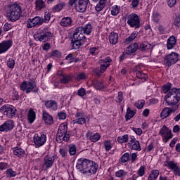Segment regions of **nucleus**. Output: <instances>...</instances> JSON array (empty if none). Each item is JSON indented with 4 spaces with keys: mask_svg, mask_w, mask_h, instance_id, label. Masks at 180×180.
I'll return each instance as SVG.
<instances>
[{
    "mask_svg": "<svg viewBox=\"0 0 180 180\" xmlns=\"http://www.w3.org/2000/svg\"><path fill=\"white\" fill-rule=\"evenodd\" d=\"M76 167L82 174H96V171H98V165L88 159H79Z\"/></svg>",
    "mask_w": 180,
    "mask_h": 180,
    "instance_id": "1",
    "label": "nucleus"
},
{
    "mask_svg": "<svg viewBox=\"0 0 180 180\" xmlns=\"http://www.w3.org/2000/svg\"><path fill=\"white\" fill-rule=\"evenodd\" d=\"M20 15H22V7L18 4L10 5L6 11L7 19L10 22H16L20 19Z\"/></svg>",
    "mask_w": 180,
    "mask_h": 180,
    "instance_id": "2",
    "label": "nucleus"
},
{
    "mask_svg": "<svg viewBox=\"0 0 180 180\" xmlns=\"http://www.w3.org/2000/svg\"><path fill=\"white\" fill-rule=\"evenodd\" d=\"M167 106H174L180 101V89H172L165 96Z\"/></svg>",
    "mask_w": 180,
    "mask_h": 180,
    "instance_id": "3",
    "label": "nucleus"
},
{
    "mask_svg": "<svg viewBox=\"0 0 180 180\" xmlns=\"http://www.w3.org/2000/svg\"><path fill=\"white\" fill-rule=\"evenodd\" d=\"M51 37H53V34L51 32H50L49 27L39 28L34 34V38L39 41H41L42 43L49 41Z\"/></svg>",
    "mask_w": 180,
    "mask_h": 180,
    "instance_id": "4",
    "label": "nucleus"
},
{
    "mask_svg": "<svg viewBox=\"0 0 180 180\" xmlns=\"http://www.w3.org/2000/svg\"><path fill=\"white\" fill-rule=\"evenodd\" d=\"M67 131H68V127L67 124H60L56 135V141H58V143H63V141H68V140H70V136Z\"/></svg>",
    "mask_w": 180,
    "mask_h": 180,
    "instance_id": "5",
    "label": "nucleus"
},
{
    "mask_svg": "<svg viewBox=\"0 0 180 180\" xmlns=\"http://www.w3.org/2000/svg\"><path fill=\"white\" fill-rule=\"evenodd\" d=\"M21 91H25L26 94H30V92H37V85L34 79H31L30 81H24L20 86Z\"/></svg>",
    "mask_w": 180,
    "mask_h": 180,
    "instance_id": "6",
    "label": "nucleus"
},
{
    "mask_svg": "<svg viewBox=\"0 0 180 180\" xmlns=\"http://www.w3.org/2000/svg\"><path fill=\"white\" fill-rule=\"evenodd\" d=\"M110 63H112V59L110 57H107L105 59H102L99 60V64L101 65V68H98L94 70V74L97 75V77H101L106 70L109 65H110Z\"/></svg>",
    "mask_w": 180,
    "mask_h": 180,
    "instance_id": "7",
    "label": "nucleus"
},
{
    "mask_svg": "<svg viewBox=\"0 0 180 180\" xmlns=\"http://www.w3.org/2000/svg\"><path fill=\"white\" fill-rule=\"evenodd\" d=\"M127 25L130 26V27H134L135 29L140 28V18L136 13H131L127 17Z\"/></svg>",
    "mask_w": 180,
    "mask_h": 180,
    "instance_id": "8",
    "label": "nucleus"
},
{
    "mask_svg": "<svg viewBox=\"0 0 180 180\" xmlns=\"http://www.w3.org/2000/svg\"><path fill=\"white\" fill-rule=\"evenodd\" d=\"M34 144L35 145L36 148L44 146L46 141H47V136L44 134H35L33 137Z\"/></svg>",
    "mask_w": 180,
    "mask_h": 180,
    "instance_id": "9",
    "label": "nucleus"
},
{
    "mask_svg": "<svg viewBox=\"0 0 180 180\" xmlns=\"http://www.w3.org/2000/svg\"><path fill=\"white\" fill-rule=\"evenodd\" d=\"M85 40H86L85 33L80 34V35L73 36L72 40V49H79Z\"/></svg>",
    "mask_w": 180,
    "mask_h": 180,
    "instance_id": "10",
    "label": "nucleus"
},
{
    "mask_svg": "<svg viewBox=\"0 0 180 180\" xmlns=\"http://www.w3.org/2000/svg\"><path fill=\"white\" fill-rule=\"evenodd\" d=\"M179 55L175 52H172L170 54L165 57L164 63L167 67H171L178 61Z\"/></svg>",
    "mask_w": 180,
    "mask_h": 180,
    "instance_id": "11",
    "label": "nucleus"
},
{
    "mask_svg": "<svg viewBox=\"0 0 180 180\" xmlns=\"http://www.w3.org/2000/svg\"><path fill=\"white\" fill-rule=\"evenodd\" d=\"M44 22V20L42 18L36 16L32 19H30V21H28L27 25V27L28 29H32V27H34L35 26H41Z\"/></svg>",
    "mask_w": 180,
    "mask_h": 180,
    "instance_id": "12",
    "label": "nucleus"
},
{
    "mask_svg": "<svg viewBox=\"0 0 180 180\" xmlns=\"http://www.w3.org/2000/svg\"><path fill=\"white\" fill-rule=\"evenodd\" d=\"M165 167L172 169L176 176H180V168L178 167V163H175L174 161H167L165 163Z\"/></svg>",
    "mask_w": 180,
    "mask_h": 180,
    "instance_id": "13",
    "label": "nucleus"
},
{
    "mask_svg": "<svg viewBox=\"0 0 180 180\" xmlns=\"http://www.w3.org/2000/svg\"><path fill=\"white\" fill-rule=\"evenodd\" d=\"M128 147L130 150H134L136 151H141V146H140V141H137L134 136H130L129 143H128Z\"/></svg>",
    "mask_w": 180,
    "mask_h": 180,
    "instance_id": "14",
    "label": "nucleus"
},
{
    "mask_svg": "<svg viewBox=\"0 0 180 180\" xmlns=\"http://www.w3.org/2000/svg\"><path fill=\"white\" fill-rule=\"evenodd\" d=\"M14 127L15 122L12 120H8L0 126V131H11Z\"/></svg>",
    "mask_w": 180,
    "mask_h": 180,
    "instance_id": "15",
    "label": "nucleus"
},
{
    "mask_svg": "<svg viewBox=\"0 0 180 180\" xmlns=\"http://www.w3.org/2000/svg\"><path fill=\"white\" fill-rule=\"evenodd\" d=\"M160 134L166 140V141L172 139V133L171 132V130H169L165 125L160 129Z\"/></svg>",
    "mask_w": 180,
    "mask_h": 180,
    "instance_id": "16",
    "label": "nucleus"
},
{
    "mask_svg": "<svg viewBox=\"0 0 180 180\" xmlns=\"http://www.w3.org/2000/svg\"><path fill=\"white\" fill-rule=\"evenodd\" d=\"M88 4H89V0H78L76 6L77 12H85L88 8Z\"/></svg>",
    "mask_w": 180,
    "mask_h": 180,
    "instance_id": "17",
    "label": "nucleus"
},
{
    "mask_svg": "<svg viewBox=\"0 0 180 180\" xmlns=\"http://www.w3.org/2000/svg\"><path fill=\"white\" fill-rule=\"evenodd\" d=\"M12 47V41H4L1 43H0V54H2V53H6L9 49Z\"/></svg>",
    "mask_w": 180,
    "mask_h": 180,
    "instance_id": "18",
    "label": "nucleus"
},
{
    "mask_svg": "<svg viewBox=\"0 0 180 180\" xmlns=\"http://www.w3.org/2000/svg\"><path fill=\"white\" fill-rule=\"evenodd\" d=\"M44 162L42 166L43 169L45 171H47L49 168H51L53 166V164L54 163V159L53 158H50V157H45L44 158Z\"/></svg>",
    "mask_w": 180,
    "mask_h": 180,
    "instance_id": "19",
    "label": "nucleus"
},
{
    "mask_svg": "<svg viewBox=\"0 0 180 180\" xmlns=\"http://www.w3.org/2000/svg\"><path fill=\"white\" fill-rule=\"evenodd\" d=\"M44 105L47 109H51V110H57L58 109L57 102L56 101H46Z\"/></svg>",
    "mask_w": 180,
    "mask_h": 180,
    "instance_id": "20",
    "label": "nucleus"
},
{
    "mask_svg": "<svg viewBox=\"0 0 180 180\" xmlns=\"http://www.w3.org/2000/svg\"><path fill=\"white\" fill-rule=\"evenodd\" d=\"M13 152L14 155L19 157V158H22V157H24L25 154H26V151H25V150L22 149L20 147L13 148Z\"/></svg>",
    "mask_w": 180,
    "mask_h": 180,
    "instance_id": "21",
    "label": "nucleus"
},
{
    "mask_svg": "<svg viewBox=\"0 0 180 180\" xmlns=\"http://www.w3.org/2000/svg\"><path fill=\"white\" fill-rule=\"evenodd\" d=\"M87 137H89V140H91L92 143H96L101 140V135L98 133L89 132L87 134Z\"/></svg>",
    "mask_w": 180,
    "mask_h": 180,
    "instance_id": "22",
    "label": "nucleus"
},
{
    "mask_svg": "<svg viewBox=\"0 0 180 180\" xmlns=\"http://www.w3.org/2000/svg\"><path fill=\"white\" fill-rule=\"evenodd\" d=\"M108 39L110 44L115 45L117 43L119 40V35L117 34V33L112 32L110 34Z\"/></svg>",
    "mask_w": 180,
    "mask_h": 180,
    "instance_id": "23",
    "label": "nucleus"
},
{
    "mask_svg": "<svg viewBox=\"0 0 180 180\" xmlns=\"http://www.w3.org/2000/svg\"><path fill=\"white\" fill-rule=\"evenodd\" d=\"M16 115V108L13 106H8L7 108V111L6 112V116L9 119H12V117H15Z\"/></svg>",
    "mask_w": 180,
    "mask_h": 180,
    "instance_id": "24",
    "label": "nucleus"
},
{
    "mask_svg": "<svg viewBox=\"0 0 180 180\" xmlns=\"http://www.w3.org/2000/svg\"><path fill=\"white\" fill-rule=\"evenodd\" d=\"M43 120L45 122L46 124H53V123H54L53 117L46 112H43Z\"/></svg>",
    "mask_w": 180,
    "mask_h": 180,
    "instance_id": "25",
    "label": "nucleus"
},
{
    "mask_svg": "<svg viewBox=\"0 0 180 180\" xmlns=\"http://www.w3.org/2000/svg\"><path fill=\"white\" fill-rule=\"evenodd\" d=\"M176 44V38H175V37L172 36L167 39V46L168 50H171V49H174Z\"/></svg>",
    "mask_w": 180,
    "mask_h": 180,
    "instance_id": "26",
    "label": "nucleus"
},
{
    "mask_svg": "<svg viewBox=\"0 0 180 180\" xmlns=\"http://www.w3.org/2000/svg\"><path fill=\"white\" fill-rule=\"evenodd\" d=\"M172 112H173L172 109L167 107L165 108L160 113L161 119L162 120L167 119V117H168V116H169L171 113H172Z\"/></svg>",
    "mask_w": 180,
    "mask_h": 180,
    "instance_id": "27",
    "label": "nucleus"
},
{
    "mask_svg": "<svg viewBox=\"0 0 180 180\" xmlns=\"http://www.w3.org/2000/svg\"><path fill=\"white\" fill-rule=\"evenodd\" d=\"M136 50H139V44L134 43L127 48V53L128 54H133V53H136Z\"/></svg>",
    "mask_w": 180,
    "mask_h": 180,
    "instance_id": "28",
    "label": "nucleus"
},
{
    "mask_svg": "<svg viewBox=\"0 0 180 180\" xmlns=\"http://www.w3.org/2000/svg\"><path fill=\"white\" fill-rule=\"evenodd\" d=\"M152 46L150 43H148V41H144L142 42L139 49V50H141V51H147V50H150V49H152Z\"/></svg>",
    "mask_w": 180,
    "mask_h": 180,
    "instance_id": "29",
    "label": "nucleus"
},
{
    "mask_svg": "<svg viewBox=\"0 0 180 180\" xmlns=\"http://www.w3.org/2000/svg\"><path fill=\"white\" fill-rule=\"evenodd\" d=\"M36 120V112L33 111V109H30L27 115V120L29 123L32 124Z\"/></svg>",
    "mask_w": 180,
    "mask_h": 180,
    "instance_id": "30",
    "label": "nucleus"
},
{
    "mask_svg": "<svg viewBox=\"0 0 180 180\" xmlns=\"http://www.w3.org/2000/svg\"><path fill=\"white\" fill-rule=\"evenodd\" d=\"M72 23V20L70 17H65L63 18L60 21V26H63L64 27H67L70 26Z\"/></svg>",
    "mask_w": 180,
    "mask_h": 180,
    "instance_id": "31",
    "label": "nucleus"
},
{
    "mask_svg": "<svg viewBox=\"0 0 180 180\" xmlns=\"http://www.w3.org/2000/svg\"><path fill=\"white\" fill-rule=\"evenodd\" d=\"M35 5L37 11H41L46 8V3L43 0H36Z\"/></svg>",
    "mask_w": 180,
    "mask_h": 180,
    "instance_id": "32",
    "label": "nucleus"
},
{
    "mask_svg": "<svg viewBox=\"0 0 180 180\" xmlns=\"http://www.w3.org/2000/svg\"><path fill=\"white\" fill-rule=\"evenodd\" d=\"M134 115H136V111L132 110L131 108L128 107L127 110V113L125 115L126 120H130L132 117H134Z\"/></svg>",
    "mask_w": 180,
    "mask_h": 180,
    "instance_id": "33",
    "label": "nucleus"
},
{
    "mask_svg": "<svg viewBox=\"0 0 180 180\" xmlns=\"http://www.w3.org/2000/svg\"><path fill=\"white\" fill-rule=\"evenodd\" d=\"M115 176L117 178H121V179H124V177L127 176V172L124 169H119L115 172Z\"/></svg>",
    "mask_w": 180,
    "mask_h": 180,
    "instance_id": "34",
    "label": "nucleus"
},
{
    "mask_svg": "<svg viewBox=\"0 0 180 180\" xmlns=\"http://www.w3.org/2000/svg\"><path fill=\"white\" fill-rule=\"evenodd\" d=\"M160 175V171L158 169L152 170L151 174H149L148 180H156Z\"/></svg>",
    "mask_w": 180,
    "mask_h": 180,
    "instance_id": "35",
    "label": "nucleus"
},
{
    "mask_svg": "<svg viewBox=\"0 0 180 180\" xmlns=\"http://www.w3.org/2000/svg\"><path fill=\"white\" fill-rule=\"evenodd\" d=\"M64 6H65V3L60 2L53 7L52 11L53 12H60L63 10V8H64Z\"/></svg>",
    "mask_w": 180,
    "mask_h": 180,
    "instance_id": "36",
    "label": "nucleus"
},
{
    "mask_svg": "<svg viewBox=\"0 0 180 180\" xmlns=\"http://www.w3.org/2000/svg\"><path fill=\"white\" fill-rule=\"evenodd\" d=\"M105 6H106V3L100 0L99 2L96 4L95 9L96 12H101V11L103 10Z\"/></svg>",
    "mask_w": 180,
    "mask_h": 180,
    "instance_id": "37",
    "label": "nucleus"
},
{
    "mask_svg": "<svg viewBox=\"0 0 180 180\" xmlns=\"http://www.w3.org/2000/svg\"><path fill=\"white\" fill-rule=\"evenodd\" d=\"M82 29H83V33H84V34L89 35L92 32V25L91 24H87L84 27H82Z\"/></svg>",
    "mask_w": 180,
    "mask_h": 180,
    "instance_id": "38",
    "label": "nucleus"
},
{
    "mask_svg": "<svg viewBox=\"0 0 180 180\" xmlns=\"http://www.w3.org/2000/svg\"><path fill=\"white\" fill-rule=\"evenodd\" d=\"M136 75L137 78H139V79H142V81H146V79H147V78H148V75L146 73H143V72H141V71H138L136 73Z\"/></svg>",
    "mask_w": 180,
    "mask_h": 180,
    "instance_id": "39",
    "label": "nucleus"
},
{
    "mask_svg": "<svg viewBox=\"0 0 180 180\" xmlns=\"http://www.w3.org/2000/svg\"><path fill=\"white\" fill-rule=\"evenodd\" d=\"M117 141L120 144H123L124 143H127V141H129V135L125 134V135H123L122 136H119L117 138Z\"/></svg>",
    "mask_w": 180,
    "mask_h": 180,
    "instance_id": "40",
    "label": "nucleus"
},
{
    "mask_svg": "<svg viewBox=\"0 0 180 180\" xmlns=\"http://www.w3.org/2000/svg\"><path fill=\"white\" fill-rule=\"evenodd\" d=\"M71 79H72V78L71 77V75H64L63 77H62L60 79V81L61 82V84H68V82L70 81H71Z\"/></svg>",
    "mask_w": 180,
    "mask_h": 180,
    "instance_id": "41",
    "label": "nucleus"
},
{
    "mask_svg": "<svg viewBox=\"0 0 180 180\" xmlns=\"http://www.w3.org/2000/svg\"><path fill=\"white\" fill-rule=\"evenodd\" d=\"M93 85L96 88V89H103L105 88V84L102 82L96 80L93 82Z\"/></svg>",
    "mask_w": 180,
    "mask_h": 180,
    "instance_id": "42",
    "label": "nucleus"
},
{
    "mask_svg": "<svg viewBox=\"0 0 180 180\" xmlns=\"http://www.w3.org/2000/svg\"><path fill=\"white\" fill-rule=\"evenodd\" d=\"M120 12V6H112L111 10V15H112V16H117Z\"/></svg>",
    "mask_w": 180,
    "mask_h": 180,
    "instance_id": "43",
    "label": "nucleus"
},
{
    "mask_svg": "<svg viewBox=\"0 0 180 180\" xmlns=\"http://www.w3.org/2000/svg\"><path fill=\"white\" fill-rule=\"evenodd\" d=\"M59 154L61 155L62 158H65L68 155V149L66 148H60L59 150Z\"/></svg>",
    "mask_w": 180,
    "mask_h": 180,
    "instance_id": "44",
    "label": "nucleus"
},
{
    "mask_svg": "<svg viewBox=\"0 0 180 180\" xmlns=\"http://www.w3.org/2000/svg\"><path fill=\"white\" fill-rule=\"evenodd\" d=\"M69 154L70 155H75L77 154V147L75 145L69 146Z\"/></svg>",
    "mask_w": 180,
    "mask_h": 180,
    "instance_id": "45",
    "label": "nucleus"
},
{
    "mask_svg": "<svg viewBox=\"0 0 180 180\" xmlns=\"http://www.w3.org/2000/svg\"><path fill=\"white\" fill-rule=\"evenodd\" d=\"M129 160H130V153H124V155H122V156L120 158V161L122 163L127 162V161H129Z\"/></svg>",
    "mask_w": 180,
    "mask_h": 180,
    "instance_id": "46",
    "label": "nucleus"
},
{
    "mask_svg": "<svg viewBox=\"0 0 180 180\" xmlns=\"http://www.w3.org/2000/svg\"><path fill=\"white\" fill-rule=\"evenodd\" d=\"M6 176L8 178H12L13 176H16V172L13 171L12 169H8L6 172Z\"/></svg>",
    "mask_w": 180,
    "mask_h": 180,
    "instance_id": "47",
    "label": "nucleus"
},
{
    "mask_svg": "<svg viewBox=\"0 0 180 180\" xmlns=\"http://www.w3.org/2000/svg\"><path fill=\"white\" fill-rule=\"evenodd\" d=\"M103 146L105 151H110V150H112V143H110L109 141H104Z\"/></svg>",
    "mask_w": 180,
    "mask_h": 180,
    "instance_id": "48",
    "label": "nucleus"
},
{
    "mask_svg": "<svg viewBox=\"0 0 180 180\" xmlns=\"http://www.w3.org/2000/svg\"><path fill=\"white\" fill-rule=\"evenodd\" d=\"M82 33H84V29L82 28V27H78L75 30L73 36H79Z\"/></svg>",
    "mask_w": 180,
    "mask_h": 180,
    "instance_id": "49",
    "label": "nucleus"
},
{
    "mask_svg": "<svg viewBox=\"0 0 180 180\" xmlns=\"http://www.w3.org/2000/svg\"><path fill=\"white\" fill-rule=\"evenodd\" d=\"M86 120L84 117H81L73 120V124L78 123V124H85Z\"/></svg>",
    "mask_w": 180,
    "mask_h": 180,
    "instance_id": "50",
    "label": "nucleus"
},
{
    "mask_svg": "<svg viewBox=\"0 0 180 180\" xmlns=\"http://www.w3.org/2000/svg\"><path fill=\"white\" fill-rule=\"evenodd\" d=\"M152 18L153 22H155V23H158L160 22V19H161V15L158 13H153Z\"/></svg>",
    "mask_w": 180,
    "mask_h": 180,
    "instance_id": "51",
    "label": "nucleus"
},
{
    "mask_svg": "<svg viewBox=\"0 0 180 180\" xmlns=\"http://www.w3.org/2000/svg\"><path fill=\"white\" fill-rule=\"evenodd\" d=\"M136 37H137V34L132 33V34H131V35L129 37L126 38L125 41L127 43H130L131 41H133V40H134V39H136Z\"/></svg>",
    "mask_w": 180,
    "mask_h": 180,
    "instance_id": "52",
    "label": "nucleus"
},
{
    "mask_svg": "<svg viewBox=\"0 0 180 180\" xmlns=\"http://www.w3.org/2000/svg\"><path fill=\"white\" fill-rule=\"evenodd\" d=\"M162 91L163 94H168V92H169V91H171V84H167L164 85L162 87Z\"/></svg>",
    "mask_w": 180,
    "mask_h": 180,
    "instance_id": "53",
    "label": "nucleus"
},
{
    "mask_svg": "<svg viewBox=\"0 0 180 180\" xmlns=\"http://www.w3.org/2000/svg\"><path fill=\"white\" fill-rule=\"evenodd\" d=\"M76 79H77V81H81V79H86V74L84 72L78 73L76 75Z\"/></svg>",
    "mask_w": 180,
    "mask_h": 180,
    "instance_id": "54",
    "label": "nucleus"
},
{
    "mask_svg": "<svg viewBox=\"0 0 180 180\" xmlns=\"http://www.w3.org/2000/svg\"><path fill=\"white\" fill-rule=\"evenodd\" d=\"M7 65L8 68H11V70L13 69L15 67V60L9 58L7 61Z\"/></svg>",
    "mask_w": 180,
    "mask_h": 180,
    "instance_id": "55",
    "label": "nucleus"
},
{
    "mask_svg": "<svg viewBox=\"0 0 180 180\" xmlns=\"http://www.w3.org/2000/svg\"><path fill=\"white\" fill-rule=\"evenodd\" d=\"M123 101V93L122 91L118 92V96L115 100L117 103H121Z\"/></svg>",
    "mask_w": 180,
    "mask_h": 180,
    "instance_id": "56",
    "label": "nucleus"
},
{
    "mask_svg": "<svg viewBox=\"0 0 180 180\" xmlns=\"http://www.w3.org/2000/svg\"><path fill=\"white\" fill-rule=\"evenodd\" d=\"M51 57H56L58 58V57H61V52L58 50L53 51L51 53Z\"/></svg>",
    "mask_w": 180,
    "mask_h": 180,
    "instance_id": "57",
    "label": "nucleus"
},
{
    "mask_svg": "<svg viewBox=\"0 0 180 180\" xmlns=\"http://www.w3.org/2000/svg\"><path fill=\"white\" fill-rule=\"evenodd\" d=\"M135 106L138 109H142L143 106H144V101L143 100L138 101L136 103H135Z\"/></svg>",
    "mask_w": 180,
    "mask_h": 180,
    "instance_id": "58",
    "label": "nucleus"
},
{
    "mask_svg": "<svg viewBox=\"0 0 180 180\" xmlns=\"http://www.w3.org/2000/svg\"><path fill=\"white\" fill-rule=\"evenodd\" d=\"M51 18V14L50 13V12H47V11L45 12L44 22H45V23H49Z\"/></svg>",
    "mask_w": 180,
    "mask_h": 180,
    "instance_id": "59",
    "label": "nucleus"
},
{
    "mask_svg": "<svg viewBox=\"0 0 180 180\" xmlns=\"http://www.w3.org/2000/svg\"><path fill=\"white\" fill-rule=\"evenodd\" d=\"M146 173V167L144 166H141L138 170V175L139 176H143Z\"/></svg>",
    "mask_w": 180,
    "mask_h": 180,
    "instance_id": "60",
    "label": "nucleus"
},
{
    "mask_svg": "<svg viewBox=\"0 0 180 180\" xmlns=\"http://www.w3.org/2000/svg\"><path fill=\"white\" fill-rule=\"evenodd\" d=\"M131 129L133 130V131H134V133H136V134H137V136H141V134H143V129H141V128H131Z\"/></svg>",
    "mask_w": 180,
    "mask_h": 180,
    "instance_id": "61",
    "label": "nucleus"
},
{
    "mask_svg": "<svg viewBox=\"0 0 180 180\" xmlns=\"http://www.w3.org/2000/svg\"><path fill=\"white\" fill-rule=\"evenodd\" d=\"M58 116L60 120H64L67 118V113H65V112H60L58 113Z\"/></svg>",
    "mask_w": 180,
    "mask_h": 180,
    "instance_id": "62",
    "label": "nucleus"
},
{
    "mask_svg": "<svg viewBox=\"0 0 180 180\" xmlns=\"http://www.w3.org/2000/svg\"><path fill=\"white\" fill-rule=\"evenodd\" d=\"M167 5L169 8H174L176 5V0H167Z\"/></svg>",
    "mask_w": 180,
    "mask_h": 180,
    "instance_id": "63",
    "label": "nucleus"
},
{
    "mask_svg": "<svg viewBox=\"0 0 180 180\" xmlns=\"http://www.w3.org/2000/svg\"><path fill=\"white\" fill-rule=\"evenodd\" d=\"M77 95H79V96H85V95H86L85 89L84 88L79 89L77 91Z\"/></svg>",
    "mask_w": 180,
    "mask_h": 180,
    "instance_id": "64",
    "label": "nucleus"
}]
</instances>
